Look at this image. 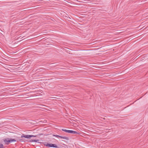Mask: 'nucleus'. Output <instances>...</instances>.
Masks as SVG:
<instances>
[{
  "label": "nucleus",
  "mask_w": 148,
  "mask_h": 148,
  "mask_svg": "<svg viewBox=\"0 0 148 148\" xmlns=\"http://www.w3.org/2000/svg\"><path fill=\"white\" fill-rule=\"evenodd\" d=\"M16 141V140L14 139H10L8 138L4 140V141L6 144H8L10 143L14 142Z\"/></svg>",
  "instance_id": "obj_1"
},
{
  "label": "nucleus",
  "mask_w": 148,
  "mask_h": 148,
  "mask_svg": "<svg viewBox=\"0 0 148 148\" xmlns=\"http://www.w3.org/2000/svg\"><path fill=\"white\" fill-rule=\"evenodd\" d=\"M33 137H36V136L33 135L23 134L21 136V138H29Z\"/></svg>",
  "instance_id": "obj_2"
},
{
  "label": "nucleus",
  "mask_w": 148,
  "mask_h": 148,
  "mask_svg": "<svg viewBox=\"0 0 148 148\" xmlns=\"http://www.w3.org/2000/svg\"><path fill=\"white\" fill-rule=\"evenodd\" d=\"M45 145L47 147H53L54 148L57 147V146L56 144H49L48 143H47L46 144H45Z\"/></svg>",
  "instance_id": "obj_3"
},
{
  "label": "nucleus",
  "mask_w": 148,
  "mask_h": 148,
  "mask_svg": "<svg viewBox=\"0 0 148 148\" xmlns=\"http://www.w3.org/2000/svg\"><path fill=\"white\" fill-rule=\"evenodd\" d=\"M58 137L60 138L66 140H68V138L65 136H59Z\"/></svg>",
  "instance_id": "obj_4"
},
{
  "label": "nucleus",
  "mask_w": 148,
  "mask_h": 148,
  "mask_svg": "<svg viewBox=\"0 0 148 148\" xmlns=\"http://www.w3.org/2000/svg\"><path fill=\"white\" fill-rule=\"evenodd\" d=\"M69 132V133H71V134H78L76 131H73V130H70Z\"/></svg>",
  "instance_id": "obj_5"
},
{
  "label": "nucleus",
  "mask_w": 148,
  "mask_h": 148,
  "mask_svg": "<svg viewBox=\"0 0 148 148\" xmlns=\"http://www.w3.org/2000/svg\"><path fill=\"white\" fill-rule=\"evenodd\" d=\"M62 131H64L66 132H67V133H69V131L70 130H66V129H62Z\"/></svg>",
  "instance_id": "obj_6"
},
{
  "label": "nucleus",
  "mask_w": 148,
  "mask_h": 148,
  "mask_svg": "<svg viewBox=\"0 0 148 148\" xmlns=\"http://www.w3.org/2000/svg\"><path fill=\"white\" fill-rule=\"evenodd\" d=\"M3 147V145L2 144H0V148H2Z\"/></svg>",
  "instance_id": "obj_7"
},
{
  "label": "nucleus",
  "mask_w": 148,
  "mask_h": 148,
  "mask_svg": "<svg viewBox=\"0 0 148 148\" xmlns=\"http://www.w3.org/2000/svg\"><path fill=\"white\" fill-rule=\"evenodd\" d=\"M59 136V135H53V136H55V137H58V138Z\"/></svg>",
  "instance_id": "obj_8"
},
{
  "label": "nucleus",
  "mask_w": 148,
  "mask_h": 148,
  "mask_svg": "<svg viewBox=\"0 0 148 148\" xmlns=\"http://www.w3.org/2000/svg\"><path fill=\"white\" fill-rule=\"evenodd\" d=\"M38 141L37 140H32V142H36Z\"/></svg>",
  "instance_id": "obj_9"
},
{
  "label": "nucleus",
  "mask_w": 148,
  "mask_h": 148,
  "mask_svg": "<svg viewBox=\"0 0 148 148\" xmlns=\"http://www.w3.org/2000/svg\"><path fill=\"white\" fill-rule=\"evenodd\" d=\"M25 65H27V64H25Z\"/></svg>",
  "instance_id": "obj_10"
}]
</instances>
